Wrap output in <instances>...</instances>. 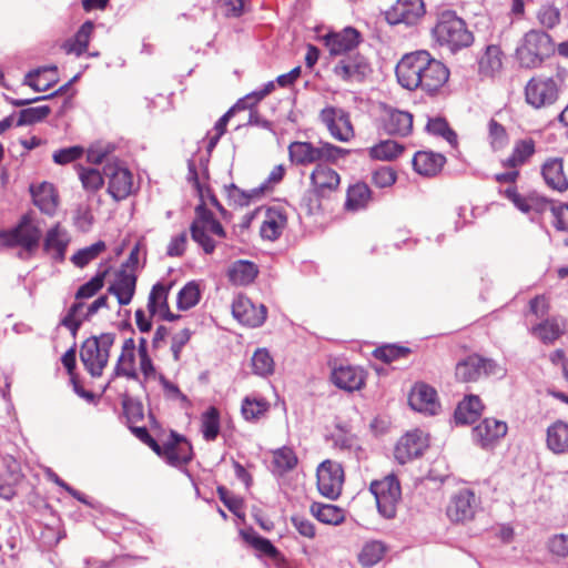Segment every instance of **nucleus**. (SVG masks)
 Here are the masks:
<instances>
[{"label": "nucleus", "instance_id": "1", "mask_svg": "<svg viewBox=\"0 0 568 568\" xmlns=\"http://www.w3.org/2000/svg\"><path fill=\"white\" fill-rule=\"evenodd\" d=\"M398 83L410 91L420 89L436 94L448 81L449 71L444 63L420 50L405 54L396 65Z\"/></svg>", "mask_w": 568, "mask_h": 568}, {"label": "nucleus", "instance_id": "2", "mask_svg": "<svg viewBox=\"0 0 568 568\" xmlns=\"http://www.w3.org/2000/svg\"><path fill=\"white\" fill-rule=\"evenodd\" d=\"M555 50V42L547 32L531 29L525 33L516 49V58L520 67L535 69L550 58Z\"/></svg>", "mask_w": 568, "mask_h": 568}, {"label": "nucleus", "instance_id": "3", "mask_svg": "<svg viewBox=\"0 0 568 568\" xmlns=\"http://www.w3.org/2000/svg\"><path fill=\"white\" fill-rule=\"evenodd\" d=\"M114 342V333H102L99 336H91L83 342L80 349V359L92 377L102 376Z\"/></svg>", "mask_w": 568, "mask_h": 568}, {"label": "nucleus", "instance_id": "4", "mask_svg": "<svg viewBox=\"0 0 568 568\" xmlns=\"http://www.w3.org/2000/svg\"><path fill=\"white\" fill-rule=\"evenodd\" d=\"M42 232L30 215H23L19 224L9 231L0 232V242L9 247L20 246L27 257L31 256L39 247Z\"/></svg>", "mask_w": 568, "mask_h": 568}, {"label": "nucleus", "instance_id": "5", "mask_svg": "<svg viewBox=\"0 0 568 568\" xmlns=\"http://www.w3.org/2000/svg\"><path fill=\"white\" fill-rule=\"evenodd\" d=\"M348 151L331 143H322L320 146L311 142L295 141L288 145L290 160L297 165H308L320 161H336Z\"/></svg>", "mask_w": 568, "mask_h": 568}, {"label": "nucleus", "instance_id": "6", "mask_svg": "<svg viewBox=\"0 0 568 568\" xmlns=\"http://www.w3.org/2000/svg\"><path fill=\"white\" fill-rule=\"evenodd\" d=\"M195 214L196 216L190 227L191 236L206 254H211L215 248V242L210 237L209 233L219 237H225V231L213 213L205 207L204 203L196 206Z\"/></svg>", "mask_w": 568, "mask_h": 568}, {"label": "nucleus", "instance_id": "7", "mask_svg": "<svg viewBox=\"0 0 568 568\" xmlns=\"http://www.w3.org/2000/svg\"><path fill=\"white\" fill-rule=\"evenodd\" d=\"M332 73L344 84L358 85L371 77L373 68L368 58L359 52L337 59Z\"/></svg>", "mask_w": 568, "mask_h": 568}, {"label": "nucleus", "instance_id": "8", "mask_svg": "<svg viewBox=\"0 0 568 568\" xmlns=\"http://www.w3.org/2000/svg\"><path fill=\"white\" fill-rule=\"evenodd\" d=\"M371 491L375 496L377 509L386 519H393L397 513V505L402 498L399 480L395 475H388L371 484Z\"/></svg>", "mask_w": 568, "mask_h": 568}, {"label": "nucleus", "instance_id": "9", "mask_svg": "<svg viewBox=\"0 0 568 568\" xmlns=\"http://www.w3.org/2000/svg\"><path fill=\"white\" fill-rule=\"evenodd\" d=\"M434 33L442 48H446L450 53H457L462 48V18L452 10L443 11Z\"/></svg>", "mask_w": 568, "mask_h": 568}, {"label": "nucleus", "instance_id": "10", "mask_svg": "<svg viewBox=\"0 0 568 568\" xmlns=\"http://www.w3.org/2000/svg\"><path fill=\"white\" fill-rule=\"evenodd\" d=\"M321 39L329 54L338 59L348 54L359 53L357 48L363 41L361 32L353 27H346L341 31L327 32Z\"/></svg>", "mask_w": 568, "mask_h": 568}, {"label": "nucleus", "instance_id": "11", "mask_svg": "<svg viewBox=\"0 0 568 568\" xmlns=\"http://www.w3.org/2000/svg\"><path fill=\"white\" fill-rule=\"evenodd\" d=\"M318 491L328 499H336L342 491L344 470L341 464L324 460L317 468Z\"/></svg>", "mask_w": 568, "mask_h": 568}, {"label": "nucleus", "instance_id": "12", "mask_svg": "<svg viewBox=\"0 0 568 568\" xmlns=\"http://www.w3.org/2000/svg\"><path fill=\"white\" fill-rule=\"evenodd\" d=\"M526 101L534 108L552 104L558 98V87L552 78L537 77L525 88Z\"/></svg>", "mask_w": 568, "mask_h": 568}, {"label": "nucleus", "instance_id": "13", "mask_svg": "<svg viewBox=\"0 0 568 568\" xmlns=\"http://www.w3.org/2000/svg\"><path fill=\"white\" fill-rule=\"evenodd\" d=\"M507 432L508 426L505 422L485 418L471 429V439L483 449H493Z\"/></svg>", "mask_w": 568, "mask_h": 568}, {"label": "nucleus", "instance_id": "14", "mask_svg": "<svg viewBox=\"0 0 568 568\" xmlns=\"http://www.w3.org/2000/svg\"><path fill=\"white\" fill-rule=\"evenodd\" d=\"M320 119L334 139L348 142L354 136L349 116L344 110L327 106L321 111Z\"/></svg>", "mask_w": 568, "mask_h": 568}, {"label": "nucleus", "instance_id": "15", "mask_svg": "<svg viewBox=\"0 0 568 568\" xmlns=\"http://www.w3.org/2000/svg\"><path fill=\"white\" fill-rule=\"evenodd\" d=\"M428 447V437L419 429L405 434L395 447V458L399 464H406L414 458H419Z\"/></svg>", "mask_w": 568, "mask_h": 568}, {"label": "nucleus", "instance_id": "16", "mask_svg": "<svg viewBox=\"0 0 568 568\" xmlns=\"http://www.w3.org/2000/svg\"><path fill=\"white\" fill-rule=\"evenodd\" d=\"M425 13L423 0H397L386 12L389 24H415Z\"/></svg>", "mask_w": 568, "mask_h": 568}, {"label": "nucleus", "instance_id": "17", "mask_svg": "<svg viewBox=\"0 0 568 568\" xmlns=\"http://www.w3.org/2000/svg\"><path fill=\"white\" fill-rule=\"evenodd\" d=\"M104 175L109 179L108 192L115 201L124 200L131 194L133 178L128 169L118 163H108Z\"/></svg>", "mask_w": 568, "mask_h": 568}, {"label": "nucleus", "instance_id": "18", "mask_svg": "<svg viewBox=\"0 0 568 568\" xmlns=\"http://www.w3.org/2000/svg\"><path fill=\"white\" fill-rule=\"evenodd\" d=\"M232 314L243 325L258 327L266 320L267 308L263 304H253L244 295H239L232 303Z\"/></svg>", "mask_w": 568, "mask_h": 568}, {"label": "nucleus", "instance_id": "19", "mask_svg": "<svg viewBox=\"0 0 568 568\" xmlns=\"http://www.w3.org/2000/svg\"><path fill=\"white\" fill-rule=\"evenodd\" d=\"M144 444L151 447L158 455H164L172 465L186 464L191 459L187 443L175 433H172V439L163 447L152 436Z\"/></svg>", "mask_w": 568, "mask_h": 568}, {"label": "nucleus", "instance_id": "20", "mask_svg": "<svg viewBox=\"0 0 568 568\" xmlns=\"http://www.w3.org/2000/svg\"><path fill=\"white\" fill-rule=\"evenodd\" d=\"M408 403L414 410L426 415H436L440 407L435 388L425 383H417L412 388Z\"/></svg>", "mask_w": 568, "mask_h": 568}, {"label": "nucleus", "instance_id": "21", "mask_svg": "<svg viewBox=\"0 0 568 568\" xmlns=\"http://www.w3.org/2000/svg\"><path fill=\"white\" fill-rule=\"evenodd\" d=\"M310 179L313 192L320 199L329 197L337 191L341 183L339 174L332 168L322 164L316 165Z\"/></svg>", "mask_w": 568, "mask_h": 568}, {"label": "nucleus", "instance_id": "22", "mask_svg": "<svg viewBox=\"0 0 568 568\" xmlns=\"http://www.w3.org/2000/svg\"><path fill=\"white\" fill-rule=\"evenodd\" d=\"M503 369L491 359L478 354L464 357V382H475L481 377L498 375Z\"/></svg>", "mask_w": 568, "mask_h": 568}, {"label": "nucleus", "instance_id": "23", "mask_svg": "<svg viewBox=\"0 0 568 568\" xmlns=\"http://www.w3.org/2000/svg\"><path fill=\"white\" fill-rule=\"evenodd\" d=\"M70 243V235L65 229L61 227L60 224H55L53 227L48 230L44 241L43 251L54 262H63L65 258L67 247Z\"/></svg>", "mask_w": 568, "mask_h": 568}, {"label": "nucleus", "instance_id": "24", "mask_svg": "<svg viewBox=\"0 0 568 568\" xmlns=\"http://www.w3.org/2000/svg\"><path fill=\"white\" fill-rule=\"evenodd\" d=\"M136 286V275L122 267L116 274L114 282L108 287V293L118 298L120 305L131 303Z\"/></svg>", "mask_w": 568, "mask_h": 568}, {"label": "nucleus", "instance_id": "25", "mask_svg": "<svg viewBox=\"0 0 568 568\" xmlns=\"http://www.w3.org/2000/svg\"><path fill=\"white\" fill-rule=\"evenodd\" d=\"M331 378L338 388L347 392L361 389L365 383L363 369L351 365L335 367Z\"/></svg>", "mask_w": 568, "mask_h": 568}, {"label": "nucleus", "instance_id": "26", "mask_svg": "<svg viewBox=\"0 0 568 568\" xmlns=\"http://www.w3.org/2000/svg\"><path fill=\"white\" fill-rule=\"evenodd\" d=\"M287 224V216L282 206L268 207L260 227L261 236L268 241L278 239Z\"/></svg>", "mask_w": 568, "mask_h": 568}, {"label": "nucleus", "instance_id": "27", "mask_svg": "<svg viewBox=\"0 0 568 568\" xmlns=\"http://www.w3.org/2000/svg\"><path fill=\"white\" fill-rule=\"evenodd\" d=\"M566 332V320L552 316L530 328V333L544 344H552Z\"/></svg>", "mask_w": 568, "mask_h": 568}, {"label": "nucleus", "instance_id": "28", "mask_svg": "<svg viewBox=\"0 0 568 568\" xmlns=\"http://www.w3.org/2000/svg\"><path fill=\"white\" fill-rule=\"evenodd\" d=\"M170 287L162 283H156L149 295L148 310L151 315H160L161 318L166 321H175L179 315H174L169 310L168 295Z\"/></svg>", "mask_w": 568, "mask_h": 568}, {"label": "nucleus", "instance_id": "29", "mask_svg": "<svg viewBox=\"0 0 568 568\" xmlns=\"http://www.w3.org/2000/svg\"><path fill=\"white\" fill-rule=\"evenodd\" d=\"M446 159L433 151H418L413 158L414 170L424 176H435L443 168Z\"/></svg>", "mask_w": 568, "mask_h": 568}, {"label": "nucleus", "instance_id": "30", "mask_svg": "<svg viewBox=\"0 0 568 568\" xmlns=\"http://www.w3.org/2000/svg\"><path fill=\"white\" fill-rule=\"evenodd\" d=\"M541 174L546 184L552 190L565 192L568 189V179L564 173L562 159L547 160L542 165Z\"/></svg>", "mask_w": 568, "mask_h": 568}, {"label": "nucleus", "instance_id": "31", "mask_svg": "<svg viewBox=\"0 0 568 568\" xmlns=\"http://www.w3.org/2000/svg\"><path fill=\"white\" fill-rule=\"evenodd\" d=\"M547 448L554 454L568 453V423L556 420L547 428L546 434Z\"/></svg>", "mask_w": 568, "mask_h": 568}, {"label": "nucleus", "instance_id": "32", "mask_svg": "<svg viewBox=\"0 0 568 568\" xmlns=\"http://www.w3.org/2000/svg\"><path fill=\"white\" fill-rule=\"evenodd\" d=\"M114 376H125L130 379H136L135 343L133 338H126L123 342L122 352L114 368Z\"/></svg>", "mask_w": 568, "mask_h": 568}, {"label": "nucleus", "instance_id": "33", "mask_svg": "<svg viewBox=\"0 0 568 568\" xmlns=\"http://www.w3.org/2000/svg\"><path fill=\"white\" fill-rule=\"evenodd\" d=\"M33 203L41 212L52 215L58 205V195L51 183L43 182L38 186L30 187Z\"/></svg>", "mask_w": 568, "mask_h": 568}, {"label": "nucleus", "instance_id": "34", "mask_svg": "<svg viewBox=\"0 0 568 568\" xmlns=\"http://www.w3.org/2000/svg\"><path fill=\"white\" fill-rule=\"evenodd\" d=\"M257 266L250 261H235L229 268L227 276L232 284L237 286H246L251 284L257 276Z\"/></svg>", "mask_w": 568, "mask_h": 568}, {"label": "nucleus", "instance_id": "35", "mask_svg": "<svg viewBox=\"0 0 568 568\" xmlns=\"http://www.w3.org/2000/svg\"><path fill=\"white\" fill-rule=\"evenodd\" d=\"M413 129V115L406 111L392 110L385 121V130L390 135L406 136Z\"/></svg>", "mask_w": 568, "mask_h": 568}, {"label": "nucleus", "instance_id": "36", "mask_svg": "<svg viewBox=\"0 0 568 568\" xmlns=\"http://www.w3.org/2000/svg\"><path fill=\"white\" fill-rule=\"evenodd\" d=\"M535 141L523 139L515 142L511 154L503 161L504 168L516 169L524 165L535 154Z\"/></svg>", "mask_w": 568, "mask_h": 568}, {"label": "nucleus", "instance_id": "37", "mask_svg": "<svg viewBox=\"0 0 568 568\" xmlns=\"http://www.w3.org/2000/svg\"><path fill=\"white\" fill-rule=\"evenodd\" d=\"M93 29L94 23L92 21H85L77 31L74 37L64 42V51L69 54L73 53L77 57L87 52Z\"/></svg>", "mask_w": 568, "mask_h": 568}, {"label": "nucleus", "instance_id": "38", "mask_svg": "<svg viewBox=\"0 0 568 568\" xmlns=\"http://www.w3.org/2000/svg\"><path fill=\"white\" fill-rule=\"evenodd\" d=\"M372 199V191L366 183L357 182L347 189L345 209L358 211L365 209Z\"/></svg>", "mask_w": 568, "mask_h": 568}, {"label": "nucleus", "instance_id": "39", "mask_svg": "<svg viewBox=\"0 0 568 568\" xmlns=\"http://www.w3.org/2000/svg\"><path fill=\"white\" fill-rule=\"evenodd\" d=\"M427 133L442 138L445 140L452 148L456 149L458 145V135L457 133L450 129L449 124L444 118H430L426 123Z\"/></svg>", "mask_w": 568, "mask_h": 568}, {"label": "nucleus", "instance_id": "40", "mask_svg": "<svg viewBox=\"0 0 568 568\" xmlns=\"http://www.w3.org/2000/svg\"><path fill=\"white\" fill-rule=\"evenodd\" d=\"M501 68L500 50L496 45H487L478 60V72L483 77H491Z\"/></svg>", "mask_w": 568, "mask_h": 568}, {"label": "nucleus", "instance_id": "41", "mask_svg": "<svg viewBox=\"0 0 568 568\" xmlns=\"http://www.w3.org/2000/svg\"><path fill=\"white\" fill-rule=\"evenodd\" d=\"M311 513L324 524L339 525L344 520L343 510L334 505L314 503L311 506Z\"/></svg>", "mask_w": 568, "mask_h": 568}, {"label": "nucleus", "instance_id": "42", "mask_svg": "<svg viewBox=\"0 0 568 568\" xmlns=\"http://www.w3.org/2000/svg\"><path fill=\"white\" fill-rule=\"evenodd\" d=\"M404 151V146L396 141L385 140L369 149V155L373 159L382 161H392Z\"/></svg>", "mask_w": 568, "mask_h": 568}, {"label": "nucleus", "instance_id": "43", "mask_svg": "<svg viewBox=\"0 0 568 568\" xmlns=\"http://www.w3.org/2000/svg\"><path fill=\"white\" fill-rule=\"evenodd\" d=\"M285 168L282 164L274 166L273 170L270 172L267 179L261 185L250 190L247 193H243V195L247 200H252L270 192L275 184L280 183L283 180Z\"/></svg>", "mask_w": 568, "mask_h": 568}, {"label": "nucleus", "instance_id": "44", "mask_svg": "<svg viewBox=\"0 0 568 568\" xmlns=\"http://www.w3.org/2000/svg\"><path fill=\"white\" fill-rule=\"evenodd\" d=\"M106 245L103 241H98L87 247L79 250L71 256V262L80 268L87 266L90 262L95 260L102 252H104Z\"/></svg>", "mask_w": 568, "mask_h": 568}, {"label": "nucleus", "instance_id": "45", "mask_svg": "<svg viewBox=\"0 0 568 568\" xmlns=\"http://www.w3.org/2000/svg\"><path fill=\"white\" fill-rule=\"evenodd\" d=\"M201 429L203 437L209 442L217 437L220 433V414L215 407H210L202 414Z\"/></svg>", "mask_w": 568, "mask_h": 568}, {"label": "nucleus", "instance_id": "46", "mask_svg": "<svg viewBox=\"0 0 568 568\" xmlns=\"http://www.w3.org/2000/svg\"><path fill=\"white\" fill-rule=\"evenodd\" d=\"M385 554V546L382 541L373 540L364 545L359 552L358 560L364 567H372L382 560Z\"/></svg>", "mask_w": 568, "mask_h": 568}, {"label": "nucleus", "instance_id": "47", "mask_svg": "<svg viewBox=\"0 0 568 568\" xmlns=\"http://www.w3.org/2000/svg\"><path fill=\"white\" fill-rule=\"evenodd\" d=\"M274 359L266 348H257L252 356L253 373L258 376H268L274 373Z\"/></svg>", "mask_w": 568, "mask_h": 568}, {"label": "nucleus", "instance_id": "48", "mask_svg": "<svg viewBox=\"0 0 568 568\" xmlns=\"http://www.w3.org/2000/svg\"><path fill=\"white\" fill-rule=\"evenodd\" d=\"M270 404L264 398L246 396L242 403V415L246 420H254L264 415Z\"/></svg>", "mask_w": 568, "mask_h": 568}, {"label": "nucleus", "instance_id": "49", "mask_svg": "<svg viewBox=\"0 0 568 568\" xmlns=\"http://www.w3.org/2000/svg\"><path fill=\"white\" fill-rule=\"evenodd\" d=\"M200 288L195 282H189L184 285L178 294V307L181 311H186L194 307L200 301Z\"/></svg>", "mask_w": 568, "mask_h": 568}, {"label": "nucleus", "instance_id": "50", "mask_svg": "<svg viewBox=\"0 0 568 568\" xmlns=\"http://www.w3.org/2000/svg\"><path fill=\"white\" fill-rule=\"evenodd\" d=\"M485 405L477 395H464V424H471L478 420Z\"/></svg>", "mask_w": 568, "mask_h": 568}, {"label": "nucleus", "instance_id": "51", "mask_svg": "<svg viewBox=\"0 0 568 568\" xmlns=\"http://www.w3.org/2000/svg\"><path fill=\"white\" fill-rule=\"evenodd\" d=\"M83 306L82 302H75L68 310L67 315L61 320V325L67 327L73 336L77 335L82 322H83Z\"/></svg>", "mask_w": 568, "mask_h": 568}, {"label": "nucleus", "instance_id": "52", "mask_svg": "<svg viewBox=\"0 0 568 568\" xmlns=\"http://www.w3.org/2000/svg\"><path fill=\"white\" fill-rule=\"evenodd\" d=\"M51 112L50 106L39 105L31 106L20 111L19 119L17 121L18 126L29 125L45 119Z\"/></svg>", "mask_w": 568, "mask_h": 568}, {"label": "nucleus", "instance_id": "53", "mask_svg": "<svg viewBox=\"0 0 568 568\" xmlns=\"http://www.w3.org/2000/svg\"><path fill=\"white\" fill-rule=\"evenodd\" d=\"M274 467L280 471L284 473L293 469L297 464V457L293 449L288 447H282L273 454Z\"/></svg>", "mask_w": 568, "mask_h": 568}, {"label": "nucleus", "instance_id": "54", "mask_svg": "<svg viewBox=\"0 0 568 568\" xmlns=\"http://www.w3.org/2000/svg\"><path fill=\"white\" fill-rule=\"evenodd\" d=\"M106 273V270L98 272L90 281L81 285L75 293V300L94 296L103 287Z\"/></svg>", "mask_w": 568, "mask_h": 568}, {"label": "nucleus", "instance_id": "55", "mask_svg": "<svg viewBox=\"0 0 568 568\" xmlns=\"http://www.w3.org/2000/svg\"><path fill=\"white\" fill-rule=\"evenodd\" d=\"M243 537L252 547L264 555L271 558H276L278 556V550L273 546V544L268 539L257 535L255 531L244 532Z\"/></svg>", "mask_w": 568, "mask_h": 568}, {"label": "nucleus", "instance_id": "56", "mask_svg": "<svg viewBox=\"0 0 568 568\" xmlns=\"http://www.w3.org/2000/svg\"><path fill=\"white\" fill-rule=\"evenodd\" d=\"M489 141L493 150H503L508 144V134L504 125L491 119L488 123Z\"/></svg>", "mask_w": 568, "mask_h": 568}, {"label": "nucleus", "instance_id": "57", "mask_svg": "<svg viewBox=\"0 0 568 568\" xmlns=\"http://www.w3.org/2000/svg\"><path fill=\"white\" fill-rule=\"evenodd\" d=\"M79 179L81 180L83 189L89 192H95L103 185V176L95 169L81 168Z\"/></svg>", "mask_w": 568, "mask_h": 568}, {"label": "nucleus", "instance_id": "58", "mask_svg": "<svg viewBox=\"0 0 568 568\" xmlns=\"http://www.w3.org/2000/svg\"><path fill=\"white\" fill-rule=\"evenodd\" d=\"M505 196L521 212L528 213L534 205L538 204L537 197H525L519 194L515 186L505 190Z\"/></svg>", "mask_w": 568, "mask_h": 568}, {"label": "nucleus", "instance_id": "59", "mask_svg": "<svg viewBox=\"0 0 568 568\" xmlns=\"http://www.w3.org/2000/svg\"><path fill=\"white\" fill-rule=\"evenodd\" d=\"M274 88H275V85H274L273 81L267 82L261 90L254 91V92L245 95L243 99H240L236 102V108L252 109L262 99H264L266 95H268L274 90Z\"/></svg>", "mask_w": 568, "mask_h": 568}, {"label": "nucleus", "instance_id": "60", "mask_svg": "<svg viewBox=\"0 0 568 568\" xmlns=\"http://www.w3.org/2000/svg\"><path fill=\"white\" fill-rule=\"evenodd\" d=\"M537 19L542 27L552 29L560 22V11L552 4H545L538 10Z\"/></svg>", "mask_w": 568, "mask_h": 568}, {"label": "nucleus", "instance_id": "61", "mask_svg": "<svg viewBox=\"0 0 568 568\" xmlns=\"http://www.w3.org/2000/svg\"><path fill=\"white\" fill-rule=\"evenodd\" d=\"M409 353L406 347L397 345H385L374 351V356L385 363H390L397 358L404 357Z\"/></svg>", "mask_w": 568, "mask_h": 568}, {"label": "nucleus", "instance_id": "62", "mask_svg": "<svg viewBox=\"0 0 568 568\" xmlns=\"http://www.w3.org/2000/svg\"><path fill=\"white\" fill-rule=\"evenodd\" d=\"M477 513H483L480 498L473 490H464V521L474 519Z\"/></svg>", "mask_w": 568, "mask_h": 568}, {"label": "nucleus", "instance_id": "63", "mask_svg": "<svg viewBox=\"0 0 568 568\" xmlns=\"http://www.w3.org/2000/svg\"><path fill=\"white\" fill-rule=\"evenodd\" d=\"M544 205L550 204V211L555 217L554 226L558 231L568 232V204L555 205L547 200H542Z\"/></svg>", "mask_w": 568, "mask_h": 568}, {"label": "nucleus", "instance_id": "64", "mask_svg": "<svg viewBox=\"0 0 568 568\" xmlns=\"http://www.w3.org/2000/svg\"><path fill=\"white\" fill-rule=\"evenodd\" d=\"M548 549L555 556L561 558L568 557V535L558 534L552 536L548 540Z\"/></svg>", "mask_w": 568, "mask_h": 568}]
</instances>
